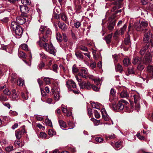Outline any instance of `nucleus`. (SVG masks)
Here are the masks:
<instances>
[{
	"label": "nucleus",
	"instance_id": "603ef678",
	"mask_svg": "<svg viewBox=\"0 0 153 153\" xmlns=\"http://www.w3.org/2000/svg\"><path fill=\"white\" fill-rule=\"evenodd\" d=\"M3 92L4 94H6L7 96H9L10 94V92L7 88H6L3 91Z\"/></svg>",
	"mask_w": 153,
	"mask_h": 153
},
{
	"label": "nucleus",
	"instance_id": "0eeeda50",
	"mask_svg": "<svg viewBox=\"0 0 153 153\" xmlns=\"http://www.w3.org/2000/svg\"><path fill=\"white\" fill-rule=\"evenodd\" d=\"M113 16H110L108 19V22L107 24V28L110 31L113 30L116 22V20Z\"/></svg>",
	"mask_w": 153,
	"mask_h": 153
},
{
	"label": "nucleus",
	"instance_id": "13d9d810",
	"mask_svg": "<svg viewBox=\"0 0 153 153\" xmlns=\"http://www.w3.org/2000/svg\"><path fill=\"white\" fill-rule=\"evenodd\" d=\"M137 136L140 140H143L144 137L143 136L140 135V133H137L136 135Z\"/></svg>",
	"mask_w": 153,
	"mask_h": 153
},
{
	"label": "nucleus",
	"instance_id": "58836bf2",
	"mask_svg": "<svg viewBox=\"0 0 153 153\" xmlns=\"http://www.w3.org/2000/svg\"><path fill=\"white\" fill-rule=\"evenodd\" d=\"M45 123L47 125L50 126L52 127V124L51 120L48 118L46 119L45 120Z\"/></svg>",
	"mask_w": 153,
	"mask_h": 153
},
{
	"label": "nucleus",
	"instance_id": "bb28decb",
	"mask_svg": "<svg viewBox=\"0 0 153 153\" xmlns=\"http://www.w3.org/2000/svg\"><path fill=\"white\" fill-rule=\"evenodd\" d=\"M123 65L125 66H128L130 63V61L128 58H125L123 60Z\"/></svg>",
	"mask_w": 153,
	"mask_h": 153
},
{
	"label": "nucleus",
	"instance_id": "f704fd0d",
	"mask_svg": "<svg viewBox=\"0 0 153 153\" xmlns=\"http://www.w3.org/2000/svg\"><path fill=\"white\" fill-rule=\"evenodd\" d=\"M140 24L141 25L143 28L146 27L148 25V23L147 21H141L140 23Z\"/></svg>",
	"mask_w": 153,
	"mask_h": 153
},
{
	"label": "nucleus",
	"instance_id": "3c124183",
	"mask_svg": "<svg viewBox=\"0 0 153 153\" xmlns=\"http://www.w3.org/2000/svg\"><path fill=\"white\" fill-rule=\"evenodd\" d=\"M13 147L12 146H9L5 148L6 151L8 152L13 150Z\"/></svg>",
	"mask_w": 153,
	"mask_h": 153
},
{
	"label": "nucleus",
	"instance_id": "e2e57ef3",
	"mask_svg": "<svg viewBox=\"0 0 153 153\" xmlns=\"http://www.w3.org/2000/svg\"><path fill=\"white\" fill-rule=\"evenodd\" d=\"M140 2L141 4L143 5H145L147 4V2L146 0H140Z\"/></svg>",
	"mask_w": 153,
	"mask_h": 153
},
{
	"label": "nucleus",
	"instance_id": "09e8293b",
	"mask_svg": "<svg viewBox=\"0 0 153 153\" xmlns=\"http://www.w3.org/2000/svg\"><path fill=\"white\" fill-rule=\"evenodd\" d=\"M7 100V98L6 97L3 96V94H1V95L0 96V100L1 101H6Z\"/></svg>",
	"mask_w": 153,
	"mask_h": 153
},
{
	"label": "nucleus",
	"instance_id": "dca6fc26",
	"mask_svg": "<svg viewBox=\"0 0 153 153\" xmlns=\"http://www.w3.org/2000/svg\"><path fill=\"white\" fill-rule=\"evenodd\" d=\"M135 28L137 30L139 31H143L144 32H145V33H147L148 32L150 31H150L149 30L147 32V33L146 32V31L148 30L146 29H144L143 28V27H142V26H141V25L140 24H139L138 25L136 26H135ZM151 34V33H150Z\"/></svg>",
	"mask_w": 153,
	"mask_h": 153
},
{
	"label": "nucleus",
	"instance_id": "680f3d73",
	"mask_svg": "<svg viewBox=\"0 0 153 153\" xmlns=\"http://www.w3.org/2000/svg\"><path fill=\"white\" fill-rule=\"evenodd\" d=\"M80 49L82 51H87L88 50L87 48L84 46H82L80 47Z\"/></svg>",
	"mask_w": 153,
	"mask_h": 153
},
{
	"label": "nucleus",
	"instance_id": "412c9836",
	"mask_svg": "<svg viewBox=\"0 0 153 153\" xmlns=\"http://www.w3.org/2000/svg\"><path fill=\"white\" fill-rule=\"evenodd\" d=\"M130 37V36L129 35H127V36L125 38L124 42L126 45L129 46L130 45L131 41Z\"/></svg>",
	"mask_w": 153,
	"mask_h": 153
},
{
	"label": "nucleus",
	"instance_id": "2f4dec72",
	"mask_svg": "<svg viewBox=\"0 0 153 153\" xmlns=\"http://www.w3.org/2000/svg\"><path fill=\"white\" fill-rule=\"evenodd\" d=\"M60 16L61 19L66 22L67 18L66 15L64 13H62L61 14Z\"/></svg>",
	"mask_w": 153,
	"mask_h": 153
},
{
	"label": "nucleus",
	"instance_id": "4c0bfd02",
	"mask_svg": "<svg viewBox=\"0 0 153 153\" xmlns=\"http://www.w3.org/2000/svg\"><path fill=\"white\" fill-rule=\"evenodd\" d=\"M21 48L27 51H29L28 46L26 44H23L21 45Z\"/></svg>",
	"mask_w": 153,
	"mask_h": 153
},
{
	"label": "nucleus",
	"instance_id": "4d7b16f0",
	"mask_svg": "<svg viewBox=\"0 0 153 153\" xmlns=\"http://www.w3.org/2000/svg\"><path fill=\"white\" fill-rule=\"evenodd\" d=\"M43 80L46 84L49 83H50V79L49 78L45 77L44 78Z\"/></svg>",
	"mask_w": 153,
	"mask_h": 153
},
{
	"label": "nucleus",
	"instance_id": "20e7f679",
	"mask_svg": "<svg viewBox=\"0 0 153 153\" xmlns=\"http://www.w3.org/2000/svg\"><path fill=\"white\" fill-rule=\"evenodd\" d=\"M11 26L12 30L15 32L16 37L17 38H21L23 33V29L21 27L15 22H12Z\"/></svg>",
	"mask_w": 153,
	"mask_h": 153
},
{
	"label": "nucleus",
	"instance_id": "473e14b6",
	"mask_svg": "<svg viewBox=\"0 0 153 153\" xmlns=\"http://www.w3.org/2000/svg\"><path fill=\"white\" fill-rule=\"evenodd\" d=\"M60 96L59 92H56L55 94L53 95V97L56 100H58L59 99Z\"/></svg>",
	"mask_w": 153,
	"mask_h": 153
},
{
	"label": "nucleus",
	"instance_id": "39448f33",
	"mask_svg": "<svg viewBox=\"0 0 153 153\" xmlns=\"http://www.w3.org/2000/svg\"><path fill=\"white\" fill-rule=\"evenodd\" d=\"M122 103H124L126 105L128 103L126 100H121L120 101H119L117 104L116 103H113L111 105V107L112 110L116 112L123 110L124 108V106Z\"/></svg>",
	"mask_w": 153,
	"mask_h": 153
},
{
	"label": "nucleus",
	"instance_id": "72a5a7b5",
	"mask_svg": "<svg viewBox=\"0 0 153 153\" xmlns=\"http://www.w3.org/2000/svg\"><path fill=\"white\" fill-rule=\"evenodd\" d=\"M115 138V135L114 134L109 135L108 136H105V138L106 141L109 140V139H112Z\"/></svg>",
	"mask_w": 153,
	"mask_h": 153
},
{
	"label": "nucleus",
	"instance_id": "f3484780",
	"mask_svg": "<svg viewBox=\"0 0 153 153\" xmlns=\"http://www.w3.org/2000/svg\"><path fill=\"white\" fill-rule=\"evenodd\" d=\"M47 51L49 53L55 55V53L56 52V50L55 49L54 47L53 46L48 47Z\"/></svg>",
	"mask_w": 153,
	"mask_h": 153
},
{
	"label": "nucleus",
	"instance_id": "5701e85b",
	"mask_svg": "<svg viewBox=\"0 0 153 153\" xmlns=\"http://www.w3.org/2000/svg\"><path fill=\"white\" fill-rule=\"evenodd\" d=\"M115 69L116 72L119 71L120 73H122L123 71L122 66L119 64L115 65Z\"/></svg>",
	"mask_w": 153,
	"mask_h": 153
},
{
	"label": "nucleus",
	"instance_id": "4468645a",
	"mask_svg": "<svg viewBox=\"0 0 153 153\" xmlns=\"http://www.w3.org/2000/svg\"><path fill=\"white\" fill-rule=\"evenodd\" d=\"M87 74L88 72L86 69H82L80 70L78 73V75L83 78L86 79L87 76L86 75Z\"/></svg>",
	"mask_w": 153,
	"mask_h": 153
},
{
	"label": "nucleus",
	"instance_id": "423d86ee",
	"mask_svg": "<svg viewBox=\"0 0 153 153\" xmlns=\"http://www.w3.org/2000/svg\"><path fill=\"white\" fill-rule=\"evenodd\" d=\"M80 88L82 89L85 88L86 89L89 90L91 88V86L92 89L94 91H98L99 88L97 86L94 85H91L89 82L87 83L85 82H82L81 83L79 84Z\"/></svg>",
	"mask_w": 153,
	"mask_h": 153
},
{
	"label": "nucleus",
	"instance_id": "79ce46f5",
	"mask_svg": "<svg viewBox=\"0 0 153 153\" xmlns=\"http://www.w3.org/2000/svg\"><path fill=\"white\" fill-rule=\"evenodd\" d=\"M21 3L24 5H23L25 6L29 5L30 4L28 0H22Z\"/></svg>",
	"mask_w": 153,
	"mask_h": 153
},
{
	"label": "nucleus",
	"instance_id": "0e129e2a",
	"mask_svg": "<svg viewBox=\"0 0 153 153\" xmlns=\"http://www.w3.org/2000/svg\"><path fill=\"white\" fill-rule=\"evenodd\" d=\"M63 41L65 42H66L68 41V38L66 35L65 33L62 34Z\"/></svg>",
	"mask_w": 153,
	"mask_h": 153
},
{
	"label": "nucleus",
	"instance_id": "b1692460",
	"mask_svg": "<svg viewBox=\"0 0 153 153\" xmlns=\"http://www.w3.org/2000/svg\"><path fill=\"white\" fill-rule=\"evenodd\" d=\"M59 126L60 127L62 128V127L63 128H66L67 126L66 123L62 120H59Z\"/></svg>",
	"mask_w": 153,
	"mask_h": 153
},
{
	"label": "nucleus",
	"instance_id": "6e6552de",
	"mask_svg": "<svg viewBox=\"0 0 153 153\" xmlns=\"http://www.w3.org/2000/svg\"><path fill=\"white\" fill-rule=\"evenodd\" d=\"M21 128H22L21 129H19L15 131V135L17 139H20L23 134H24L26 133L25 130V126L23 125Z\"/></svg>",
	"mask_w": 153,
	"mask_h": 153
},
{
	"label": "nucleus",
	"instance_id": "c03bdc74",
	"mask_svg": "<svg viewBox=\"0 0 153 153\" xmlns=\"http://www.w3.org/2000/svg\"><path fill=\"white\" fill-rule=\"evenodd\" d=\"M121 143L120 142L117 141L115 143L114 145V148L115 149H118L120 147V146Z\"/></svg>",
	"mask_w": 153,
	"mask_h": 153
},
{
	"label": "nucleus",
	"instance_id": "393cba45",
	"mask_svg": "<svg viewBox=\"0 0 153 153\" xmlns=\"http://www.w3.org/2000/svg\"><path fill=\"white\" fill-rule=\"evenodd\" d=\"M90 103L91 104L93 108H95L98 109H100V108H99V103L98 102H96V103L94 102H91V101Z\"/></svg>",
	"mask_w": 153,
	"mask_h": 153
},
{
	"label": "nucleus",
	"instance_id": "a878e982",
	"mask_svg": "<svg viewBox=\"0 0 153 153\" xmlns=\"http://www.w3.org/2000/svg\"><path fill=\"white\" fill-rule=\"evenodd\" d=\"M120 96L122 98L129 97L128 93L125 90H123L121 92Z\"/></svg>",
	"mask_w": 153,
	"mask_h": 153
},
{
	"label": "nucleus",
	"instance_id": "a19ab883",
	"mask_svg": "<svg viewBox=\"0 0 153 153\" xmlns=\"http://www.w3.org/2000/svg\"><path fill=\"white\" fill-rule=\"evenodd\" d=\"M94 114L96 118L99 119L100 117V115L97 110H94Z\"/></svg>",
	"mask_w": 153,
	"mask_h": 153
},
{
	"label": "nucleus",
	"instance_id": "774afa93",
	"mask_svg": "<svg viewBox=\"0 0 153 153\" xmlns=\"http://www.w3.org/2000/svg\"><path fill=\"white\" fill-rule=\"evenodd\" d=\"M72 71L74 73H79V70L78 69L76 68H75L74 67H73L72 68Z\"/></svg>",
	"mask_w": 153,
	"mask_h": 153
},
{
	"label": "nucleus",
	"instance_id": "6ab92c4d",
	"mask_svg": "<svg viewBox=\"0 0 153 153\" xmlns=\"http://www.w3.org/2000/svg\"><path fill=\"white\" fill-rule=\"evenodd\" d=\"M112 36V33L109 34L106 36L105 37L104 39L107 44H109L111 42V39Z\"/></svg>",
	"mask_w": 153,
	"mask_h": 153
},
{
	"label": "nucleus",
	"instance_id": "a18cd8bd",
	"mask_svg": "<svg viewBox=\"0 0 153 153\" xmlns=\"http://www.w3.org/2000/svg\"><path fill=\"white\" fill-rule=\"evenodd\" d=\"M81 25V23L77 21L74 22V26L75 27L77 28H78Z\"/></svg>",
	"mask_w": 153,
	"mask_h": 153
},
{
	"label": "nucleus",
	"instance_id": "9d476101",
	"mask_svg": "<svg viewBox=\"0 0 153 153\" xmlns=\"http://www.w3.org/2000/svg\"><path fill=\"white\" fill-rule=\"evenodd\" d=\"M28 17H25L24 16H17L16 18V21L20 25H23L25 23L26 21H28V19H26L25 18Z\"/></svg>",
	"mask_w": 153,
	"mask_h": 153
},
{
	"label": "nucleus",
	"instance_id": "7c9ffc66",
	"mask_svg": "<svg viewBox=\"0 0 153 153\" xmlns=\"http://www.w3.org/2000/svg\"><path fill=\"white\" fill-rule=\"evenodd\" d=\"M56 38L57 40L59 42H61L62 40V36L59 33H57Z\"/></svg>",
	"mask_w": 153,
	"mask_h": 153
},
{
	"label": "nucleus",
	"instance_id": "ddd939ff",
	"mask_svg": "<svg viewBox=\"0 0 153 153\" xmlns=\"http://www.w3.org/2000/svg\"><path fill=\"white\" fill-rule=\"evenodd\" d=\"M73 88H74L76 87V83L72 80L71 81H69L68 82H67L66 83V85L67 86L69 90L71 91L72 90L71 89V85Z\"/></svg>",
	"mask_w": 153,
	"mask_h": 153
},
{
	"label": "nucleus",
	"instance_id": "f8f14e48",
	"mask_svg": "<svg viewBox=\"0 0 153 153\" xmlns=\"http://www.w3.org/2000/svg\"><path fill=\"white\" fill-rule=\"evenodd\" d=\"M142 63V57L137 56H134L133 60L132 63L134 65H138L141 64Z\"/></svg>",
	"mask_w": 153,
	"mask_h": 153
},
{
	"label": "nucleus",
	"instance_id": "e433bc0d",
	"mask_svg": "<svg viewBox=\"0 0 153 153\" xmlns=\"http://www.w3.org/2000/svg\"><path fill=\"white\" fill-rule=\"evenodd\" d=\"M75 7L76 9V11L78 13H80L81 8V6L79 4H75Z\"/></svg>",
	"mask_w": 153,
	"mask_h": 153
},
{
	"label": "nucleus",
	"instance_id": "de8ad7c7",
	"mask_svg": "<svg viewBox=\"0 0 153 153\" xmlns=\"http://www.w3.org/2000/svg\"><path fill=\"white\" fill-rule=\"evenodd\" d=\"M91 119H93L92 121L94 122L95 125H98L99 124L100 121V120H97L94 118H91Z\"/></svg>",
	"mask_w": 153,
	"mask_h": 153
},
{
	"label": "nucleus",
	"instance_id": "8fccbe9b",
	"mask_svg": "<svg viewBox=\"0 0 153 153\" xmlns=\"http://www.w3.org/2000/svg\"><path fill=\"white\" fill-rule=\"evenodd\" d=\"M52 70L54 71L56 73H57V69L58 68L57 65L56 64L53 65L52 66Z\"/></svg>",
	"mask_w": 153,
	"mask_h": 153
},
{
	"label": "nucleus",
	"instance_id": "052dcab7",
	"mask_svg": "<svg viewBox=\"0 0 153 153\" xmlns=\"http://www.w3.org/2000/svg\"><path fill=\"white\" fill-rule=\"evenodd\" d=\"M60 14L58 15L56 13H55L53 15V17L54 18L59 20L60 17Z\"/></svg>",
	"mask_w": 153,
	"mask_h": 153
},
{
	"label": "nucleus",
	"instance_id": "c756f323",
	"mask_svg": "<svg viewBox=\"0 0 153 153\" xmlns=\"http://www.w3.org/2000/svg\"><path fill=\"white\" fill-rule=\"evenodd\" d=\"M19 56L24 59L26 58L27 57L26 53L22 51H20L19 53Z\"/></svg>",
	"mask_w": 153,
	"mask_h": 153
},
{
	"label": "nucleus",
	"instance_id": "c9c22d12",
	"mask_svg": "<svg viewBox=\"0 0 153 153\" xmlns=\"http://www.w3.org/2000/svg\"><path fill=\"white\" fill-rule=\"evenodd\" d=\"M144 68V66L143 64L142 63L141 64H138L137 66V69L139 71H142Z\"/></svg>",
	"mask_w": 153,
	"mask_h": 153
},
{
	"label": "nucleus",
	"instance_id": "864d4df0",
	"mask_svg": "<svg viewBox=\"0 0 153 153\" xmlns=\"http://www.w3.org/2000/svg\"><path fill=\"white\" fill-rule=\"evenodd\" d=\"M95 140L98 142L101 143L103 141V139L100 137H97L95 138Z\"/></svg>",
	"mask_w": 153,
	"mask_h": 153
},
{
	"label": "nucleus",
	"instance_id": "69168bd1",
	"mask_svg": "<svg viewBox=\"0 0 153 153\" xmlns=\"http://www.w3.org/2000/svg\"><path fill=\"white\" fill-rule=\"evenodd\" d=\"M148 7L149 10L153 11V5L152 4L150 3Z\"/></svg>",
	"mask_w": 153,
	"mask_h": 153
},
{
	"label": "nucleus",
	"instance_id": "6e6d98bb",
	"mask_svg": "<svg viewBox=\"0 0 153 153\" xmlns=\"http://www.w3.org/2000/svg\"><path fill=\"white\" fill-rule=\"evenodd\" d=\"M20 142H21L20 139H17V140L15 141L14 143V144L17 147H19V145L20 144Z\"/></svg>",
	"mask_w": 153,
	"mask_h": 153
},
{
	"label": "nucleus",
	"instance_id": "37998d69",
	"mask_svg": "<svg viewBox=\"0 0 153 153\" xmlns=\"http://www.w3.org/2000/svg\"><path fill=\"white\" fill-rule=\"evenodd\" d=\"M88 114L90 117L92 115V109L90 107H87Z\"/></svg>",
	"mask_w": 153,
	"mask_h": 153
},
{
	"label": "nucleus",
	"instance_id": "aec40b11",
	"mask_svg": "<svg viewBox=\"0 0 153 153\" xmlns=\"http://www.w3.org/2000/svg\"><path fill=\"white\" fill-rule=\"evenodd\" d=\"M82 53L80 51H77L75 52V55L77 58L79 59H83V56L82 55Z\"/></svg>",
	"mask_w": 153,
	"mask_h": 153
},
{
	"label": "nucleus",
	"instance_id": "9b49d317",
	"mask_svg": "<svg viewBox=\"0 0 153 153\" xmlns=\"http://www.w3.org/2000/svg\"><path fill=\"white\" fill-rule=\"evenodd\" d=\"M151 58L152 57L151 56L150 53H148L145 55L144 58L142 60V62L145 65L149 64L151 61Z\"/></svg>",
	"mask_w": 153,
	"mask_h": 153
},
{
	"label": "nucleus",
	"instance_id": "338daca9",
	"mask_svg": "<svg viewBox=\"0 0 153 153\" xmlns=\"http://www.w3.org/2000/svg\"><path fill=\"white\" fill-rule=\"evenodd\" d=\"M109 116H108V114L105 115L104 114V116L102 117V118H103L105 120L108 121L109 120V118L108 117Z\"/></svg>",
	"mask_w": 153,
	"mask_h": 153
},
{
	"label": "nucleus",
	"instance_id": "49530a36",
	"mask_svg": "<svg viewBox=\"0 0 153 153\" xmlns=\"http://www.w3.org/2000/svg\"><path fill=\"white\" fill-rule=\"evenodd\" d=\"M46 66L45 63L43 61H41L40 63L39 64L38 67L39 68L42 70L43 67Z\"/></svg>",
	"mask_w": 153,
	"mask_h": 153
},
{
	"label": "nucleus",
	"instance_id": "5fc2aeb1",
	"mask_svg": "<svg viewBox=\"0 0 153 153\" xmlns=\"http://www.w3.org/2000/svg\"><path fill=\"white\" fill-rule=\"evenodd\" d=\"M68 124L71 127V128H73L74 127V124L71 121H69L68 122Z\"/></svg>",
	"mask_w": 153,
	"mask_h": 153
},
{
	"label": "nucleus",
	"instance_id": "c85d7f7f",
	"mask_svg": "<svg viewBox=\"0 0 153 153\" xmlns=\"http://www.w3.org/2000/svg\"><path fill=\"white\" fill-rule=\"evenodd\" d=\"M147 69L149 72H152V77L153 78V66L149 65L147 67Z\"/></svg>",
	"mask_w": 153,
	"mask_h": 153
},
{
	"label": "nucleus",
	"instance_id": "cd10ccee",
	"mask_svg": "<svg viewBox=\"0 0 153 153\" xmlns=\"http://www.w3.org/2000/svg\"><path fill=\"white\" fill-rule=\"evenodd\" d=\"M127 26L126 24H125L123 25V27H122L120 29V30L119 31V33L120 34V33L121 35L123 34L126 30Z\"/></svg>",
	"mask_w": 153,
	"mask_h": 153
},
{
	"label": "nucleus",
	"instance_id": "bf43d9fd",
	"mask_svg": "<svg viewBox=\"0 0 153 153\" xmlns=\"http://www.w3.org/2000/svg\"><path fill=\"white\" fill-rule=\"evenodd\" d=\"M47 136V134L45 132H41L40 134V137L43 138H45Z\"/></svg>",
	"mask_w": 153,
	"mask_h": 153
},
{
	"label": "nucleus",
	"instance_id": "2eb2a0df",
	"mask_svg": "<svg viewBox=\"0 0 153 153\" xmlns=\"http://www.w3.org/2000/svg\"><path fill=\"white\" fill-rule=\"evenodd\" d=\"M116 93V92L115 90H114L113 88H111L110 91V97L109 98V100L111 102V101L113 100L114 98L115 97Z\"/></svg>",
	"mask_w": 153,
	"mask_h": 153
},
{
	"label": "nucleus",
	"instance_id": "a211bd4d",
	"mask_svg": "<svg viewBox=\"0 0 153 153\" xmlns=\"http://www.w3.org/2000/svg\"><path fill=\"white\" fill-rule=\"evenodd\" d=\"M57 24H58L59 27L62 30L65 31L67 29V26L64 23L61 22L60 23V21H59Z\"/></svg>",
	"mask_w": 153,
	"mask_h": 153
},
{
	"label": "nucleus",
	"instance_id": "f257e3e1",
	"mask_svg": "<svg viewBox=\"0 0 153 153\" xmlns=\"http://www.w3.org/2000/svg\"><path fill=\"white\" fill-rule=\"evenodd\" d=\"M153 36L152 34H150V31L144 34L143 41L145 46L141 48L139 52L141 55H143L146 53V54L150 53L149 51V50L153 47Z\"/></svg>",
	"mask_w": 153,
	"mask_h": 153
},
{
	"label": "nucleus",
	"instance_id": "4be33fe9",
	"mask_svg": "<svg viewBox=\"0 0 153 153\" xmlns=\"http://www.w3.org/2000/svg\"><path fill=\"white\" fill-rule=\"evenodd\" d=\"M128 73H126V75L127 76H128L130 74H134L136 75L135 74V72L134 71V68L133 67H130L128 68L127 69Z\"/></svg>",
	"mask_w": 153,
	"mask_h": 153
},
{
	"label": "nucleus",
	"instance_id": "ea45409f",
	"mask_svg": "<svg viewBox=\"0 0 153 153\" xmlns=\"http://www.w3.org/2000/svg\"><path fill=\"white\" fill-rule=\"evenodd\" d=\"M135 95L134 96V97ZM135 98V97H134ZM134 102L135 103V107L136 108V110L137 111H138V110L140 109V105L139 104L137 103L136 100H135V99L134 98Z\"/></svg>",
	"mask_w": 153,
	"mask_h": 153
},
{
	"label": "nucleus",
	"instance_id": "f03ea898",
	"mask_svg": "<svg viewBox=\"0 0 153 153\" xmlns=\"http://www.w3.org/2000/svg\"><path fill=\"white\" fill-rule=\"evenodd\" d=\"M123 0H112L113 1L112 4L114 5L111 9V12H114V13H112L111 16H114V18H115L117 14L118 13L120 14L122 12V10H118L122 7L123 6Z\"/></svg>",
	"mask_w": 153,
	"mask_h": 153
},
{
	"label": "nucleus",
	"instance_id": "7ed1b4c3",
	"mask_svg": "<svg viewBox=\"0 0 153 153\" xmlns=\"http://www.w3.org/2000/svg\"><path fill=\"white\" fill-rule=\"evenodd\" d=\"M45 31V34H44L42 39L43 42H47L50 39L51 34V31L49 28L47 29L45 26H42L40 28L39 32L43 34Z\"/></svg>",
	"mask_w": 153,
	"mask_h": 153
},
{
	"label": "nucleus",
	"instance_id": "1a4fd4ad",
	"mask_svg": "<svg viewBox=\"0 0 153 153\" xmlns=\"http://www.w3.org/2000/svg\"><path fill=\"white\" fill-rule=\"evenodd\" d=\"M20 8L21 12V16L25 17H28L27 13L29 12V8L25 5H21Z\"/></svg>",
	"mask_w": 153,
	"mask_h": 153
}]
</instances>
